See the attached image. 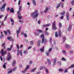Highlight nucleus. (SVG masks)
Listing matches in <instances>:
<instances>
[{"mask_svg": "<svg viewBox=\"0 0 74 74\" xmlns=\"http://www.w3.org/2000/svg\"><path fill=\"white\" fill-rule=\"evenodd\" d=\"M39 15L38 10H36L34 12L31 14V15L32 16V18H36Z\"/></svg>", "mask_w": 74, "mask_h": 74, "instance_id": "f257e3e1", "label": "nucleus"}, {"mask_svg": "<svg viewBox=\"0 0 74 74\" xmlns=\"http://www.w3.org/2000/svg\"><path fill=\"white\" fill-rule=\"evenodd\" d=\"M38 32H39V33H38ZM40 33H42V31L40 29H38L36 32H34V34L36 36H39V34Z\"/></svg>", "mask_w": 74, "mask_h": 74, "instance_id": "f03ea898", "label": "nucleus"}, {"mask_svg": "<svg viewBox=\"0 0 74 74\" xmlns=\"http://www.w3.org/2000/svg\"><path fill=\"white\" fill-rule=\"evenodd\" d=\"M40 37H41V38H42V43H43V42L45 43V42H47V39H44V34H42L41 35Z\"/></svg>", "mask_w": 74, "mask_h": 74, "instance_id": "7ed1b4c3", "label": "nucleus"}, {"mask_svg": "<svg viewBox=\"0 0 74 74\" xmlns=\"http://www.w3.org/2000/svg\"><path fill=\"white\" fill-rule=\"evenodd\" d=\"M6 6V4L4 3L1 7H0V10L1 11H4L5 10V7Z\"/></svg>", "mask_w": 74, "mask_h": 74, "instance_id": "20e7f679", "label": "nucleus"}, {"mask_svg": "<svg viewBox=\"0 0 74 74\" xmlns=\"http://www.w3.org/2000/svg\"><path fill=\"white\" fill-rule=\"evenodd\" d=\"M19 54H20L21 56H22V50H19V49H18L17 50V56H19Z\"/></svg>", "mask_w": 74, "mask_h": 74, "instance_id": "39448f33", "label": "nucleus"}, {"mask_svg": "<svg viewBox=\"0 0 74 74\" xmlns=\"http://www.w3.org/2000/svg\"><path fill=\"white\" fill-rule=\"evenodd\" d=\"M8 56L9 57L7 58V60H10V59H11V54L10 52L8 53Z\"/></svg>", "mask_w": 74, "mask_h": 74, "instance_id": "423d86ee", "label": "nucleus"}, {"mask_svg": "<svg viewBox=\"0 0 74 74\" xmlns=\"http://www.w3.org/2000/svg\"><path fill=\"white\" fill-rule=\"evenodd\" d=\"M29 68V65H27V66L26 68L24 70V71H22V73H24V74L25 73V72L26 71V70H27V69H28Z\"/></svg>", "mask_w": 74, "mask_h": 74, "instance_id": "0eeeda50", "label": "nucleus"}, {"mask_svg": "<svg viewBox=\"0 0 74 74\" xmlns=\"http://www.w3.org/2000/svg\"><path fill=\"white\" fill-rule=\"evenodd\" d=\"M66 16L67 20L68 21L69 20V19H70V18H69V13L67 12Z\"/></svg>", "mask_w": 74, "mask_h": 74, "instance_id": "6e6552de", "label": "nucleus"}, {"mask_svg": "<svg viewBox=\"0 0 74 74\" xmlns=\"http://www.w3.org/2000/svg\"><path fill=\"white\" fill-rule=\"evenodd\" d=\"M12 47H13V46L12 45L10 47V48H7V50L8 51H11V49H12Z\"/></svg>", "mask_w": 74, "mask_h": 74, "instance_id": "1a4fd4ad", "label": "nucleus"}, {"mask_svg": "<svg viewBox=\"0 0 74 74\" xmlns=\"http://www.w3.org/2000/svg\"><path fill=\"white\" fill-rule=\"evenodd\" d=\"M56 58H55L54 59L53 61V66H55V65L56 64Z\"/></svg>", "mask_w": 74, "mask_h": 74, "instance_id": "9d476101", "label": "nucleus"}, {"mask_svg": "<svg viewBox=\"0 0 74 74\" xmlns=\"http://www.w3.org/2000/svg\"><path fill=\"white\" fill-rule=\"evenodd\" d=\"M15 64H16V61L15 60H14L12 63V66H15Z\"/></svg>", "mask_w": 74, "mask_h": 74, "instance_id": "9b49d317", "label": "nucleus"}, {"mask_svg": "<svg viewBox=\"0 0 74 74\" xmlns=\"http://www.w3.org/2000/svg\"><path fill=\"white\" fill-rule=\"evenodd\" d=\"M7 38L8 40H9L10 41H12V37L10 36L8 37Z\"/></svg>", "mask_w": 74, "mask_h": 74, "instance_id": "f8f14e48", "label": "nucleus"}, {"mask_svg": "<svg viewBox=\"0 0 74 74\" xmlns=\"http://www.w3.org/2000/svg\"><path fill=\"white\" fill-rule=\"evenodd\" d=\"M21 34L22 35H23V36L25 37V38H26V37H27V34H25L23 32H21Z\"/></svg>", "mask_w": 74, "mask_h": 74, "instance_id": "ddd939ff", "label": "nucleus"}, {"mask_svg": "<svg viewBox=\"0 0 74 74\" xmlns=\"http://www.w3.org/2000/svg\"><path fill=\"white\" fill-rule=\"evenodd\" d=\"M10 11L12 13H14V10L13 8H11L10 10Z\"/></svg>", "mask_w": 74, "mask_h": 74, "instance_id": "4468645a", "label": "nucleus"}, {"mask_svg": "<svg viewBox=\"0 0 74 74\" xmlns=\"http://www.w3.org/2000/svg\"><path fill=\"white\" fill-rule=\"evenodd\" d=\"M50 24H47L45 25H43L42 26L43 27H47L48 26H50Z\"/></svg>", "mask_w": 74, "mask_h": 74, "instance_id": "2eb2a0df", "label": "nucleus"}, {"mask_svg": "<svg viewBox=\"0 0 74 74\" xmlns=\"http://www.w3.org/2000/svg\"><path fill=\"white\" fill-rule=\"evenodd\" d=\"M72 26V25H69V27L68 30L69 31H70L71 30V27Z\"/></svg>", "mask_w": 74, "mask_h": 74, "instance_id": "dca6fc26", "label": "nucleus"}, {"mask_svg": "<svg viewBox=\"0 0 74 74\" xmlns=\"http://www.w3.org/2000/svg\"><path fill=\"white\" fill-rule=\"evenodd\" d=\"M40 50L41 52H42L43 51H44V47L43 46L42 47V48L40 49Z\"/></svg>", "mask_w": 74, "mask_h": 74, "instance_id": "f3484780", "label": "nucleus"}, {"mask_svg": "<svg viewBox=\"0 0 74 74\" xmlns=\"http://www.w3.org/2000/svg\"><path fill=\"white\" fill-rule=\"evenodd\" d=\"M48 10H49V8H46L44 12V13H46V12H47V11H48Z\"/></svg>", "mask_w": 74, "mask_h": 74, "instance_id": "a211bd4d", "label": "nucleus"}, {"mask_svg": "<svg viewBox=\"0 0 74 74\" xmlns=\"http://www.w3.org/2000/svg\"><path fill=\"white\" fill-rule=\"evenodd\" d=\"M52 26H56V21H54L52 23Z\"/></svg>", "mask_w": 74, "mask_h": 74, "instance_id": "6ab92c4d", "label": "nucleus"}, {"mask_svg": "<svg viewBox=\"0 0 74 74\" xmlns=\"http://www.w3.org/2000/svg\"><path fill=\"white\" fill-rule=\"evenodd\" d=\"M60 5H61V3H58L56 7V9H58V8L60 7Z\"/></svg>", "mask_w": 74, "mask_h": 74, "instance_id": "aec40b11", "label": "nucleus"}, {"mask_svg": "<svg viewBox=\"0 0 74 74\" xmlns=\"http://www.w3.org/2000/svg\"><path fill=\"white\" fill-rule=\"evenodd\" d=\"M47 61L48 63V64H49V65L51 64V60H49V59H47Z\"/></svg>", "mask_w": 74, "mask_h": 74, "instance_id": "412c9836", "label": "nucleus"}, {"mask_svg": "<svg viewBox=\"0 0 74 74\" xmlns=\"http://www.w3.org/2000/svg\"><path fill=\"white\" fill-rule=\"evenodd\" d=\"M32 3L34 5H36V2L34 0H32Z\"/></svg>", "mask_w": 74, "mask_h": 74, "instance_id": "4be33fe9", "label": "nucleus"}, {"mask_svg": "<svg viewBox=\"0 0 74 74\" xmlns=\"http://www.w3.org/2000/svg\"><path fill=\"white\" fill-rule=\"evenodd\" d=\"M65 14H66V12L64 11H63L62 12L61 14V15L62 16V15H64Z\"/></svg>", "mask_w": 74, "mask_h": 74, "instance_id": "5701e85b", "label": "nucleus"}, {"mask_svg": "<svg viewBox=\"0 0 74 74\" xmlns=\"http://www.w3.org/2000/svg\"><path fill=\"white\" fill-rule=\"evenodd\" d=\"M6 64H7V63H5L3 64V68L5 69H6V66H5V65H6Z\"/></svg>", "mask_w": 74, "mask_h": 74, "instance_id": "b1692460", "label": "nucleus"}, {"mask_svg": "<svg viewBox=\"0 0 74 74\" xmlns=\"http://www.w3.org/2000/svg\"><path fill=\"white\" fill-rule=\"evenodd\" d=\"M45 69L46 73L48 74V73H49V71H48V69L46 68H45Z\"/></svg>", "mask_w": 74, "mask_h": 74, "instance_id": "393cba45", "label": "nucleus"}, {"mask_svg": "<svg viewBox=\"0 0 74 74\" xmlns=\"http://www.w3.org/2000/svg\"><path fill=\"white\" fill-rule=\"evenodd\" d=\"M7 53V51H4L3 53H2V54L1 55L2 56H4V55H5Z\"/></svg>", "mask_w": 74, "mask_h": 74, "instance_id": "a878e982", "label": "nucleus"}, {"mask_svg": "<svg viewBox=\"0 0 74 74\" xmlns=\"http://www.w3.org/2000/svg\"><path fill=\"white\" fill-rule=\"evenodd\" d=\"M58 34L60 37H61V31L60 30L59 31Z\"/></svg>", "mask_w": 74, "mask_h": 74, "instance_id": "bb28decb", "label": "nucleus"}, {"mask_svg": "<svg viewBox=\"0 0 74 74\" xmlns=\"http://www.w3.org/2000/svg\"><path fill=\"white\" fill-rule=\"evenodd\" d=\"M23 53L25 55H26L27 53V50H25L23 51Z\"/></svg>", "mask_w": 74, "mask_h": 74, "instance_id": "cd10ccee", "label": "nucleus"}, {"mask_svg": "<svg viewBox=\"0 0 74 74\" xmlns=\"http://www.w3.org/2000/svg\"><path fill=\"white\" fill-rule=\"evenodd\" d=\"M19 11H21V10H22V5L19 6Z\"/></svg>", "mask_w": 74, "mask_h": 74, "instance_id": "c85d7f7f", "label": "nucleus"}, {"mask_svg": "<svg viewBox=\"0 0 74 74\" xmlns=\"http://www.w3.org/2000/svg\"><path fill=\"white\" fill-rule=\"evenodd\" d=\"M20 11H19V10L18 11V12H17V14H18V15H19V16H21V13H20Z\"/></svg>", "mask_w": 74, "mask_h": 74, "instance_id": "c756f323", "label": "nucleus"}, {"mask_svg": "<svg viewBox=\"0 0 74 74\" xmlns=\"http://www.w3.org/2000/svg\"><path fill=\"white\" fill-rule=\"evenodd\" d=\"M52 29H53V30H56L57 29V27H56V26H54V27H53Z\"/></svg>", "mask_w": 74, "mask_h": 74, "instance_id": "7c9ffc66", "label": "nucleus"}, {"mask_svg": "<svg viewBox=\"0 0 74 74\" xmlns=\"http://www.w3.org/2000/svg\"><path fill=\"white\" fill-rule=\"evenodd\" d=\"M65 47L66 48H70V47L69 45H68L67 44H66Z\"/></svg>", "mask_w": 74, "mask_h": 74, "instance_id": "2f4dec72", "label": "nucleus"}, {"mask_svg": "<svg viewBox=\"0 0 74 74\" xmlns=\"http://www.w3.org/2000/svg\"><path fill=\"white\" fill-rule=\"evenodd\" d=\"M46 54L47 56H49V52L48 51H47L46 52Z\"/></svg>", "mask_w": 74, "mask_h": 74, "instance_id": "473e14b6", "label": "nucleus"}, {"mask_svg": "<svg viewBox=\"0 0 74 74\" xmlns=\"http://www.w3.org/2000/svg\"><path fill=\"white\" fill-rule=\"evenodd\" d=\"M3 46H4L3 47L4 48H5V43H2V47H3Z\"/></svg>", "mask_w": 74, "mask_h": 74, "instance_id": "72a5a7b5", "label": "nucleus"}, {"mask_svg": "<svg viewBox=\"0 0 74 74\" xmlns=\"http://www.w3.org/2000/svg\"><path fill=\"white\" fill-rule=\"evenodd\" d=\"M71 4L72 5H74V0H72L71 2Z\"/></svg>", "mask_w": 74, "mask_h": 74, "instance_id": "f704fd0d", "label": "nucleus"}, {"mask_svg": "<svg viewBox=\"0 0 74 74\" xmlns=\"http://www.w3.org/2000/svg\"><path fill=\"white\" fill-rule=\"evenodd\" d=\"M36 70V68H35L34 69H32L31 71V72H34L35 70Z\"/></svg>", "mask_w": 74, "mask_h": 74, "instance_id": "c9c22d12", "label": "nucleus"}, {"mask_svg": "<svg viewBox=\"0 0 74 74\" xmlns=\"http://www.w3.org/2000/svg\"><path fill=\"white\" fill-rule=\"evenodd\" d=\"M52 48H50L49 49V51H48V52H51L52 51Z\"/></svg>", "mask_w": 74, "mask_h": 74, "instance_id": "e433bc0d", "label": "nucleus"}, {"mask_svg": "<svg viewBox=\"0 0 74 74\" xmlns=\"http://www.w3.org/2000/svg\"><path fill=\"white\" fill-rule=\"evenodd\" d=\"M61 60L62 61H66V59L64 58H61Z\"/></svg>", "mask_w": 74, "mask_h": 74, "instance_id": "4c0bfd02", "label": "nucleus"}, {"mask_svg": "<svg viewBox=\"0 0 74 74\" xmlns=\"http://www.w3.org/2000/svg\"><path fill=\"white\" fill-rule=\"evenodd\" d=\"M33 43H34L33 41L32 40L30 41V45H33Z\"/></svg>", "mask_w": 74, "mask_h": 74, "instance_id": "58836bf2", "label": "nucleus"}, {"mask_svg": "<svg viewBox=\"0 0 74 74\" xmlns=\"http://www.w3.org/2000/svg\"><path fill=\"white\" fill-rule=\"evenodd\" d=\"M21 28H20V27L19 28L18 30H16V32H18L19 33H21Z\"/></svg>", "mask_w": 74, "mask_h": 74, "instance_id": "ea45409f", "label": "nucleus"}, {"mask_svg": "<svg viewBox=\"0 0 74 74\" xmlns=\"http://www.w3.org/2000/svg\"><path fill=\"white\" fill-rule=\"evenodd\" d=\"M40 41H40V40H39L38 42V46H40Z\"/></svg>", "mask_w": 74, "mask_h": 74, "instance_id": "a19ab883", "label": "nucleus"}, {"mask_svg": "<svg viewBox=\"0 0 74 74\" xmlns=\"http://www.w3.org/2000/svg\"><path fill=\"white\" fill-rule=\"evenodd\" d=\"M1 25L2 26H4L5 25L4 24V22H3V21L1 23Z\"/></svg>", "mask_w": 74, "mask_h": 74, "instance_id": "79ce46f5", "label": "nucleus"}, {"mask_svg": "<svg viewBox=\"0 0 74 74\" xmlns=\"http://www.w3.org/2000/svg\"><path fill=\"white\" fill-rule=\"evenodd\" d=\"M3 52H4V49H2L1 52V55L3 54Z\"/></svg>", "mask_w": 74, "mask_h": 74, "instance_id": "37998d69", "label": "nucleus"}, {"mask_svg": "<svg viewBox=\"0 0 74 74\" xmlns=\"http://www.w3.org/2000/svg\"><path fill=\"white\" fill-rule=\"evenodd\" d=\"M74 67V65L73 64L71 66H70L69 67V69H71V68H73V67Z\"/></svg>", "mask_w": 74, "mask_h": 74, "instance_id": "c03bdc74", "label": "nucleus"}, {"mask_svg": "<svg viewBox=\"0 0 74 74\" xmlns=\"http://www.w3.org/2000/svg\"><path fill=\"white\" fill-rule=\"evenodd\" d=\"M44 33L46 34V35H48L49 34V33L47 31L45 32Z\"/></svg>", "mask_w": 74, "mask_h": 74, "instance_id": "a18cd8bd", "label": "nucleus"}, {"mask_svg": "<svg viewBox=\"0 0 74 74\" xmlns=\"http://www.w3.org/2000/svg\"><path fill=\"white\" fill-rule=\"evenodd\" d=\"M63 43H64V41H66V37L64 36L63 37Z\"/></svg>", "mask_w": 74, "mask_h": 74, "instance_id": "49530a36", "label": "nucleus"}, {"mask_svg": "<svg viewBox=\"0 0 74 74\" xmlns=\"http://www.w3.org/2000/svg\"><path fill=\"white\" fill-rule=\"evenodd\" d=\"M59 26L60 27H61L62 26V23H60L59 24Z\"/></svg>", "mask_w": 74, "mask_h": 74, "instance_id": "de8ad7c7", "label": "nucleus"}, {"mask_svg": "<svg viewBox=\"0 0 74 74\" xmlns=\"http://www.w3.org/2000/svg\"><path fill=\"white\" fill-rule=\"evenodd\" d=\"M7 32L10 35L11 34V33L10 32V30L9 29H8L7 30Z\"/></svg>", "mask_w": 74, "mask_h": 74, "instance_id": "09e8293b", "label": "nucleus"}, {"mask_svg": "<svg viewBox=\"0 0 74 74\" xmlns=\"http://www.w3.org/2000/svg\"><path fill=\"white\" fill-rule=\"evenodd\" d=\"M59 71H63V69H59Z\"/></svg>", "mask_w": 74, "mask_h": 74, "instance_id": "8fccbe9b", "label": "nucleus"}, {"mask_svg": "<svg viewBox=\"0 0 74 74\" xmlns=\"http://www.w3.org/2000/svg\"><path fill=\"white\" fill-rule=\"evenodd\" d=\"M10 21L11 22H12V23H14V20L12 18H11L10 19Z\"/></svg>", "mask_w": 74, "mask_h": 74, "instance_id": "3c124183", "label": "nucleus"}, {"mask_svg": "<svg viewBox=\"0 0 74 74\" xmlns=\"http://www.w3.org/2000/svg\"><path fill=\"white\" fill-rule=\"evenodd\" d=\"M18 19H21L22 18V16H18Z\"/></svg>", "mask_w": 74, "mask_h": 74, "instance_id": "603ef678", "label": "nucleus"}, {"mask_svg": "<svg viewBox=\"0 0 74 74\" xmlns=\"http://www.w3.org/2000/svg\"><path fill=\"white\" fill-rule=\"evenodd\" d=\"M16 67H15L14 69H12V70H13V71H15V70H16Z\"/></svg>", "mask_w": 74, "mask_h": 74, "instance_id": "864d4df0", "label": "nucleus"}, {"mask_svg": "<svg viewBox=\"0 0 74 74\" xmlns=\"http://www.w3.org/2000/svg\"><path fill=\"white\" fill-rule=\"evenodd\" d=\"M44 68V66H42L40 67V70H42L43 69V68Z\"/></svg>", "mask_w": 74, "mask_h": 74, "instance_id": "5fc2aeb1", "label": "nucleus"}, {"mask_svg": "<svg viewBox=\"0 0 74 74\" xmlns=\"http://www.w3.org/2000/svg\"><path fill=\"white\" fill-rule=\"evenodd\" d=\"M67 71H68V70H67V69H66L64 71V73H67Z\"/></svg>", "mask_w": 74, "mask_h": 74, "instance_id": "6e6d98bb", "label": "nucleus"}, {"mask_svg": "<svg viewBox=\"0 0 74 74\" xmlns=\"http://www.w3.org/2000/svg\"><path fill=\"white\" fill-rule=\"evenodd\" d=\"M69 53L70 54H73V51H70Z\"/></svg>", "mask_w": 74, "mask_h": 74, "instance_id": "4d7b16f0", "label": "nucleus"}, {"mask_svg": "<svg viewBox=\"0 0 74 74\" xmlns=\"http://www.w3.org/2000/svg\"><path fill=\"white\" fill-rule=\"evenodd\" d=\"M61 7L63 8V3H61Z\"/></svg>", "mask_w": 74, "mask_h": 74, "instance_id": "13d9d810", "label": "nucleus"}, {"mask_svg": "<svg viewBox=\"0 0 74 74\" xmlns=\"http://www.w3.org/2000/svg\"><path fill=\"white\" fill-rule=\"evenodd\" d=\"M55 36L56 37H58V33H57V32H56L55 33Z\"/></svg>", "mask_w": 74, "mask_h": 74, "instance_id": "bf43d9fd", "label": "nucleus"}, {"mask_svg": "<svg viewBox=\"0 0 74 74\" xmlns=\"http://www.w3.org/2000/svg\"><path fill=\"white\" fill-rule=\"evenodd\" d=\"M18 22L20 23H23V21H21V20H19Z\"/></svg>", "mask_w": 74, "mask_h": 74, "instance_id": "052dcab7", "label": "nucleus"}, {"mask_svg": "<svg viewBox=\"0 0 74 74\" xmlns=\"http://www.w3.org/2000/svg\"><path fill=\"white\" fill-rule=\"evenodd\" d=\"M16 33H17V38H18V37H19L18 34H19V33L18 32V31H17V32H16Z\"/></svg>", "mask_w": 74, "mask_h": 74, "instance_id": "680f3d73", "label": "nucleus"}, {"mask_svg": "<svg viewBox=\"0 0 74 74\" xmlns=\"http://www.w3.org/2000/svg\"><path fill=\"white\" fill-rule=\"evenodd\" d=\"M29 64L31 65V64H32V63H33V61H29Z\"/></svg>", "mask_w": 74, "mask_h": 74, "instance_id": "e2e57ef3", "label": "nucleus"}, {"mask_svg": "<svg viewBox=\"0 0 74 74\" xmlns=\"http://www.w3.org/2000/svg\"><path fill=\"white\" fill-rule=\"evenodd\" d=\"M51 41H52V38H51L49 40L50 42H51V43L52 44V42Z\"/></svg>", "mask_w": 74, "mask_h": 74, "instance_id": "0e129e2a", "label": "nucleus"}, {"mask_svg": "<svg viewBox=\"0 0 74 74\" xmlns=\"http://www.w3.org/2000/svg\"><path fill=\"white\" fill-rule=\"evenodd\" d=\"M51 41H52V38H51L49 40L50 42H51V43L52 44V42Z\"/></svg>", "mask_w": 74, "mask_h": 74, "instance_id": "69168bd1", "label": "nucleus"}, {"mask_svg": "<svg viewBox=\"0 0 74 74\" xmlns=\"http://www.w3.org/2000/svg\"><path fill=\"white\" fill-rule=\"evenodd\" d=\"M3 36H4V35H1L0 36V37L1 38H2L3 37Z\"/></svg>", "mask_w": 74, "mask_h": 74, "instance_id": "338daca9", "label": "nucleus"}, {"mask_svg": "<svg viewBox=\"0 0 74 74\" xmlns=\"http://www.w3.org/2000/svg\"><path fill=\"white\" fill-rule=\"evenodd\" d=\"M3 32H4L5 34L6 35H7V32L4 31Z\"/></svg>", "mask_w": 74, "mask_h": 74, "instance_id": "774afa93", "label": "nucleus"}]
</instances>
